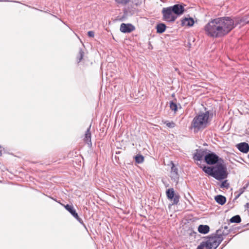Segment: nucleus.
<instances>
[{"mask_svg":"<svg viewBox=\"0 0 249 249\" xmlns=\"http://www.w3.org/2000/svg\"><path fill=\"white\" fill-rule=\"evenodd\" d=\"M215 200L217 203L220 205H223L225 203L226 198L222 195H217L215 196Z\"/></svg>","mask_w":249,"mask_h":249,"instance_id":"17","label":"nucleus"},{"mask_svg":"<svg viewBox=\"0 0 249 249\" xmlns=\"http://www.w3.org/2000/svg\"><path fill=\"white\" fill-rule=\"evenodd\" d=\"M65 208L73 217H78V214L73 208L72 205L67 204L65 206Z\"/></svg>","mask_w":249,"mask_h":249,"instance_id":"15","label":"nucleus"},{"mask_svg":"<svg viewBox=\"0 0 249 249\" xmlns=\"http://www.w3.org/2000/svg\"><path fill=\"white\" fill-rule=\"evenodd\" d=\"M244 190H245V188H241L239 189V195H241V194H242L243 193V192H244Z\"/></svg>","mask_w":249,"mask_h":249,"instance_id":"28","label":"nucleus"},{"mask_svg":"<svg viewBox=\"0 0 249 249\" xmlns=\"http://www.w3.org/2000/svg\"><path fill=\"white\" fill-rule=\"evenodd\" d=\"M162 14L163 19L168 22L174 21L177 18L170 6L163 8L162 10Z\"/></svg>","mask_w":249,"mask_h":249,"instance_id":"5","label":"nucleus"},{"mask_svg":"<svg viewBox=\"0 0 249 249\" xmlns=\"http://www.w3.org/2000/svg\"><path fill=\"white\" fill-rule=\"evenodd\" d=\"M202 169L205 173L218 180L224 179L228 177L226 166L223 163H218L212 167L204 166Z\"/></svg>","mask_w":249,"mask_h":249,"instance_id":"2","label":"nucleus"},{"mask_svg":"<svg viewBox=\"0 0 249 249\" xmlns=\"http://www.w3.org/2000/svg\"><path fill=\"white\" fill-rule=\"evenodd\" d=\"M205 160L208 164H214L218 161L219 157L214 153H208L205 156Z\"/></svg>","mask_w":249,"mask_h":249,"instance_id":"7","label":"nucleus"},{"mask_svg":"<svg viewBox=\"0 0 249 249\" xmlns=\"http://www.w3.org/2000/svg\"><path fill=\"white\" fill-rule=\"evenodd\" d=\"M170 7L173 13L175 14L177 18L181 15L184 11V7L181 4H175Z\"/></svg>","mask_w":249,"mask_h":249,"instance_id":"8","label":"nucleus"},{"mask_svg":"<svg viewBox=\"0 0 249 249\" xmlns=\"http://www.w3.org/2000/svg\"><path fill=\"white\" fill-rule=\"evenodd\" d=\"M84 56V52L82 50H80L79 52V55L77 56V59L78 60V63H79L82 59Z\"/></svg>","mask_w":249,"mask_h":249,"instance_id":"22","label":"nucleus"},{"mask_svg":"<svg viewBox=\"0 0 249 249\" xmlns=\"http://www.w3.org/2000/svg\"><path fill=\"white\" fill-rule=\"evenodd\" d=\"M223 232L220 230H217L216 233L203 241L197 249H216L223 240Z\"/></svg>","mask_w":249,"mask_h":249,"instance_id":"4","label":"nucleus"},{"mask_svg":"<svg viewBox=\"0 0 249 249\" xmlns=\"http://www.w3.org/2000/svg\"><path fill=\"white\" fill-rule=\"evenodd\" d=\"M170 177L175 181H178L179 178L178 168L175 166L173 163L172 166L171 167Z\"/></svg>","mask_w":249,"mask_h":249,"instance_id":"11","label":"nucleus"},{"mask_svg":"<svg viewBox=\"0 0 249 249\" xmlns=\"http://www.w3.org/2000/svg\"><path fill=\"white\" fill-rule=\"evenodd\" d=\"M249 203H247L245 205V207H247V208H249Z\"/></svg>","mask_w":249,"mask_h":249,"instance_id":"30","label":"nucleus"},{"mask_svg":"<svg viewBox=\"0 0 249 249\" xmlns=\"http://www.w3.org/2000/svg\"><path fill=\"white\" fill-rule=\"evenodd\" d=\"M91 127V125H89V127L88 128L87 131L85 133V141L88 144H91V133L90 131Z\"/></svg>","mask_w":249,"mask_h":249,"instance_id":"14","label":"nucleus"},{"mask_svg":"<svg viewBox=\"0 0 249 249\" xmlns=\"http://www.w3.org/2000/svg\"><path fill=\"white\" fill-rule=\"evenodd\" d=\"M210 230V228L208 225H200L198 228V231L200 233L206 234Z\"/></svg>","mask_w":249,"mask_h":249,"instance_id":"16","label":"nucleus"},{"mask_svg":"<svg viewBox=\"0 0 249 249\" xmlns=\"http://www.w3.org/2000/svg\"><path fill=\"white\" fill-rule=\"evenodd\" d=\"M234 27L233 20L224 17L211 19L204 26V30L208 36L217 38L227 35Z\"/></svg>","mask_w":249,"mask_h":249,"instance_id":"1","label":"nucleus"},{"mask_svg":"<svg viewBox=\"0 0 249 249\" xmlns=\"http://www.w3.org/2000/svg\"><path fill=\"white\" fill-rule=\"evenodd\" d=\"M88 35L89 37H93L94 36V33L93 31H89L88 33Z\"/></svg>","mask_w":249,"mask_h":249,"instance_id":"27","label":"nucleus"},{"mask_svg":"<svg viewBox=\"0 0 249 249\" xmlns=\"http://www.w3.org/2000/svg\"><path fill=\"white\" fill-rule=\"evenodd\" d=\"M229 187V183L227 182V180H225L223 181L220 187L221 188H228Z\"/></svg>","mask_w":249,"mask_h":249,"instance_id":"25","label":"nucleus"},{"mask_svg":"<svg viewBox=\"0 0 249 249\" xmlns=\"http://www.w3.org/2000/svg\"><path fill=\"white\" fill-rule=\"evenodd\" d=\"M211 121L209 111L201 112L194 118L191 127L195 132H197L206 128L210 124Z\"/></svg>","mask_w":249,"mask_h":249,"instance_id":"3","label":"nucleus"},{"mask_svg":"<svg viewBox=\"0 0 249 249\" xmlns=\"http://www.w3.org/2000/svg\"><path fill=\"white\" fill-rule=\"evenodd\" d=\"M115 1L118 4L125 5L129 2L130 0H115Z\"/></svg>","mask_w":249,"mask_h":249,"instance_id":"23","label":"nucleus"},{"mask_svg":"<svg viewBox=\"0 0 249 249\" xmlns=\"http://www.w3.org/2000/svg\"><path fill=\"white\" fill-rule=\"evenodd\" d=\"M194 24L193 18H185L181 20V25L185 26H192Z\"/></svg>","mask_w":249,"mask_h":249,"instance_id":"13","label":"nucleus"},{"mask_svg":"<svg viewBox=\"0 0 249 249\" xmlns=\"http://www.w3.org/2000/svg\"><path fill=\"white\" fill-rule=\"evenodd\" d=\"M236 147L240 152L244 153H247L249 151V145L245 142L237 144Z\"/></svg>","mask_w":249,"mask_h":249,"instance_id":"10","label":"nucleus"},{"mask_svg":"<svg viewBox=\"0 0 249 249\" xmlns=\"http://www.w3.org/2000/svg\"><path fill=\"white\" fill-rule=\"evenodd\" d=\"M120 30L123 33H130L135 30V27L131 24L122 23Z\"/></svg>","mask_w":249,"mask_h":249,"instance_id":"9","label":"nucleus"},{"mask_svg":"<svg viewBox=\"0 0 249 249\" xmlns=\"http://www.w3.org/2000/svg\"><path fill=\"white\" fill-rule=\"evenodd\" d=\"M166 194L168 199L173 200V204H177L179 202V196L175 194L173 188H170L166 190Z\"/></svg>","mask_w":249,"mask_h":249,"instance_id":"6","label":"nucleus"},{"mask_svg":"<svg viewBox=\"0 0 249 249\" xmlns=\"http://www.w3.org/2000/svg\"><path fill=\"white\" fill-rule=\"evenodd\" d=\"M241 221V218L239 215H235L233 217H232L230 221L231 223H240Z\"/></svg>","mask_w":249,"mask_h":249,"instance_id":"19","label":"nucleus"},{"mask_svg":"<svg viewBox=\"0 0 249 249\" xmlns=\"http://www.w3.org/2000/svg\"><path fill=\"white\" fill-rule=\"evenodd\" d=\"M170 107L171 110L174 111L175 112H176L178 109L177 105L174 103L173 102H170Z\"/></svg>","mask_w":249,"mask_h":249,"instance_id":"21","label":"nucleus"},{"mask_svg":"<svg viewBox=\"0 0 249 249\" xmlns=\"http://www.w3.org/2000/svg\"><path fill=\"white\" fill-rule=\"evenodd\" d=\"M206 155V152L203 150H196L194 155V159L196 160H201Z\"/></svg>","mask_w":249,"mask_h":249,"instance_id":"12","label":"nucleus"},{"mask_svg":"<svg viewBox=\"0 0 249 249\" xmlns=\"http://www.w3.org/2000/svg\"><path fill=\"white\" fill-rule=\"evenodd\" d=\"M164 123L168 127L170 128H173L175 125V123L173 122H169L168 121H166Z\"/></svg>","mask_w":249,"mask_h":249,"instance_id":"24","label":"nucleus"},{"mask_svg":"<svg viewBox=\"0 0 249 249\" xmlns=\"http://www.w3.org/2000/svg\"><path fill=\"white\" fill-rule=\"evenodd\" d=\"M136 162L138 163H141L143 161L144 158L142 155H137L135 157Z\"/></svg>","mask_w":249,"mask_h":249,"instance_id":"20","label":"nucleus"},{"mask_svg":"<svg viewBox=\"0 0 249 249\" xmlns=\"http://www.w3.org/2000/svg\"><path fill=\"white\" fill-rule=\"evenodd\" d=\"M241 195H239V193H238V194L236 195L235 198H238Z\"/></svg>","mask_w":249,"mask_h":249,"instance_id":"29","label":"nucleus"},{"mask_svg":"<svg viewBox=\"0 0 249 249\" xmlns=\"http://www.w3.org/2000/svg\"><path fill=\"white\" fill-rule=\"evenodd\" d=\"M74 217L75 218H76L78 222H79L81 224H83L85 226V225L83 223V220H82V219L81 218H80L78 216V217Z\"/></svg>","mask_w":249,"mask_h":249,"instance_id":"26","label":"nucleus"},{"mask_svg":"<svg viewBox=\"0 0 249 249\" xmlns=\"http://www.w3.org/2000/svg\"><path fill=\"white\" fill-rule=\"evenodd\" d=\"M166 29V26L163 23H160L157 26V31L159 33H162Z\"/></svg>","mask_w":249,"mask_h":249,"instance_id":"18","label":"nucleus"}]
</instances>
